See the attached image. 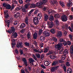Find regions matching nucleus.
Returning <instances> with one entry per match:
<instances>
[{
  "label": "nucleus",
  "instance_id": "nucleus-44",
  "mask_svg": "<svg viewBox=\"0 0 73 73\" xmlns=\"http://www.w3.org/2000/svg\"><path fill=\"white\" fill-rule=\"evenodd\" d=\"M40 40H45V37H44L43 36H40Z\"/></svg>",
  "mask_w": 73,
  "mask_h": 73
},
{
  "label": "nucleus",
  "instance_id": "nucleus-31",
  "mask_svg": "<svg viewBox=\"0 0 73 73\" xmlns=\"http://www.w3.org/2000/svg\"><path fill=\"white\" fill-rule=\"evenodd\" d=\"M30 7L31 8H35V7H36L35 4L34 3L31 4H30Z\"/></svg>",
  "mask_w": 73,
  "mask_h": 73
},
{
  "label": "nucleus",
  "instance_id": "nucleus-46",
  "mask_svg": "<svg viewBox=\"0 0 73 73\" xmlns=\"http://www.w3.org/2000/svg\"><path fill=\"white\" fill-rule=\"evenodd\" d=\"M67 45H69V46H70V45H71V42H70V41H67Z\"/></svg>",
  "mask_w": 73,
  "mask_h": 73
},
{
  "label": "nucleus",
  "instance_id": "nucleus-17",
  "mask_svg": "<svg viewBox=\"0 0 73 73\" xmlns=\"http://www.w3.org/2000/svg\"><path fill=\"white\" fill-rule=\"evenodd\" d=\"M48 19H49V15H44V20L45 21H47V20H48Z\"/></svg>",
  "mask_w": 73,
  "mask_h": 73
},
{
  "label": "nucleus",
  "instance_id": "nucleus-45",
  "mask_svg": "<svg viewBox=\"0 0 73 73\" xmlns=\"http://www.w3.org/2000/svg\"><path fill=\"white\" fill-rule=\"evenodd\" d=\"M53 54V52H52V51H49V52L46 54V55L47 56H48V55H50V54Z\"/></svg>",
  "mask_w": 73,
  "mask_h": 73
},
{
  "label": "nucleus",
  "instance_id": "nucleus-55",
  "mask_svg": "<svg viewBox=\"0 0 73 73\" xmlns=\"http://www.w3.org/2000/svg\"><path fill=\"white\" fill-rule=\"evenodd\" d=\"M63 69L64 70V72H66V66H64L63 67Z\"/></svg>",
  "mask_w": 73,
  "mask_h": 73
},
{
  "label": "nucleus",
  "instance_id": "nucleus-19",
  "mask_svg": "<svg viewBox=\"0 0 73 73\" xmlns=\"http://www.w3.org/2000/svg\"><path fill=\"white\" fill-rule=\"evenodd\" d=\"M72 2L71 1H69L67 3V5L68 7H71V6H72Z\"/></svg>",
  "mask_w": 73,
  "mask_h": 73
},
{
  "label": "nucleus",
  "instance_id": "nucleus-49",
  "mask_svg": "<svg viewBox=\"0 0 73 73\" xmlns=\"http://www.w3.org/2000/svg\"><path fill=\"white\" fill-rule=\"evenodd\" d=\"M63 44L64 45V46H66L68 45L67 44V41H64L63 43Z\"/></svg>",
  "mask_w": 73,
  "mask_h": 73
},
{
  "label": "nucleus",
  "instance_id": "nucleus-23",
  "mask_svg": "<svg viewBox=\"0 0 73 73\" xmlns=\"http://www.w3.org/2000/svg\"><path fill=\"white\" fill-rule=\"evenodd\" d=\"M49 57L51 59H54V58H56V56L53 55H51Z\"/></svg>",
  "mask_w": 73,
  "mask_h": 73
},
{
  "label": "nucleus",
  "instance_id": "nucleus-10",
  "mask_svg": "<svg viewBox=\"0 0 73 73\" xmlns=\"http://www.w3.org/2000/svg\"><path fill=\"white\" fill-rule=\"evenodd\" d=\"M70 52L71 53V57L73 56V45H72L71 46Z\"/></svg>",
  "mask_w": 73,
  "mask_h": 73
},
{
  "label": "nucleus",
  "instance_id": "nucleus-13",
  "mask_svg": "<svg viewBox=\"0 0 73 73\" xmlns=\"http://www.w3.org/2000/svg\"><path fill=\"white\" fill-rule=\"evenodd\" d=\"M20 13L19 12H17L16 14L14 15V16L15 18H18L19 17H20Z\"/></svg>",
  "mask_w": 73,
  "mask_h": 73
},
{
  "label": "nucleus",
  "instance_id": "nucleus-37",
  "mask_svg": "<svg viewBox=\"0 0 73 73\" xmlns=\"http://www.w3.org/2000/svg\"><path fill=\"white\" fill-rule=\"evenodd\" d=\"M35 55L36 57L38 58H40V54L39 53H38L37 54H36Z\"/></svg>",
  "mask_w": 73,
  "mask_h": 73
},
{
  "label": "nucleus",
  "instance_id": "nucleus-35",
  "mask_svg": "<svg viewBox=\"0 0 73 73\" xmlns=\"http://www.w3.org/2000/svg\"><path fill=\"white\" fill-rule=\"evenodd\" d=\"M59 41L60 42H62L65 41V40L63 38H60L59 39Z\"/></svg>",
  "mask_w": 73,
  "mask_h": 73
},
{
  "label": "nucleus",
  "instance_id": "nucleus-3",
  "mask_svg": "<svg viewBox=\"0 0 73 73\" xmlns=\"http://www.w3.org/2000/svg\"><path fill=\"white\" fill-rule=\"evenodd\" d=\"M36 5L38 7H40V8H42L44 3H43L42 2H39L36 3Z\"/></svg>",
  "mask_w": 73,
  "mask_h": 73
},
{
  "label": "nucleus",
  "instance_id": "nucleus-2",
  "mask_svg": "<svg viewBox=\"0 0 73 73\" xmlns=\"http://www.w3.org/2000/svg\"><path fill=\"white\" fill-rule=\"evenodd\" d=\"M11 30H9L8 31L6 29V31L7 32H8L9 34H13L15 33V27H11Z\"/></svg>",
  "mask_w": 73,
  "mask_h": 73
},
{
  "label": "nucleus",
  "instance_id": "nucleus-27",
  "mask_svg": "<svg viewBox=\"0 0 73 73\" xmlns=\"http://www.w3.org/2000/svg\"><path fill=\"white\" fill-rule=\"evenodd\" d=\"M34 61L35 60H34L32 58H31L29 60V62L30 64H33V62H34Z\"/></svg>",
  "mask_w": 73,
  "mask_h": 73
},
{
  "label": "nucleus",
  "instance_id": "nucleus-56",
  "mask_svg": "<svg viewBox=\"0 0 73 73\" xmlns=\"http://www.w3.org/2000/svg\"><path fill=\"white\" fill-rule=\"evenodd\" d=\"M19 3L20 4H23V1L22 0H19Z\"/></svg>",
  "mask_w": 73,
  "mask_h": 73
},
{
  "label": "nucleus",
  "instance_id": "nucleus-12",
  "mask_svg": "<svg viewBox=\"0 0 73 73\" xmlns=\"http://www.w3.org/2000/svg\"><path fill=\"white\" fill-rule=\"evenodd\" d=\"M22 60V61H23V62H24V64L26 66H28V64H27V61L25 58H23Z\"/></svg>",
  "mask_w": 73,
  "mask_h": 73
},
{
  "label": "nucleus",
  "instance_id": "nucleus-42",
  "mask_svg": "<svg viewBox=\"0 0 73 73\" xmlns=\"http://www.w3.org/2000/svg\"><path fill=\"white\" fill-rule=\"evenodd\" d=\"M51 33H52V34H54L55 33V31H54V29H52L50 30Z\"/></svg>",
  "mask_w": 73,
  "mask_h": 73
},
{
  "label": "nucleus",
  "instance_id": "nucleus-64",
  "mask_svg": "<svg viewBox=\"0 0 73 73\" xmlns=\"http://www.w3.org/2000/svg\"><path fill=\"white\" fill-rule=\"evenodd\" d=\"M34 51L35 52H37V53H38V49H34Z\"/></svg>",
  "mask_w": 73,
  "mask_h": 73
},
{
  "label": "nucleus",
  "instance_id": "nucleus-38",
  "mask_svg": "<svg viewBox=\"0 0 73 73\" xmlns=\"http://www.w3.org/2000/svg\"><path fill=\"white\" fill-rule=\"evenodd\" d=\"M56 23V25H57V26H58L59 25V22H58V20L56 19L55 21Z\"/></svg>",
  "mask_w": 73,
  "mask_h": 73
},
{
  "label": "nucleus",
  "instance_id": "nucleus-18",
  "mask_svg": "<svg viewBox=\"0 0 73 73\" xmlns=\"http://www.w3.org/2000/svg\"><path fill=\"white\" fill-rule=\"evenodd\" d=\"M33 37L34 39H35V40L37 39V33H35L33 35Z\"/></svg>",
  "mask_w": 73,
  "mask_h": 73
},
{
  "label": "nucleus",
  "instance_id": "nucleus-54",
  "mask_svg": "<svg viewBox=\"0 0 73 73\" xmlns=\"http://www.w3.org/2000/svg\"><path fill=\"white\" fill-rule=\"evenodd\" d=\"M25 32V29H22L21 31V33H24Z\"/></svg>",
  "mask_w": 73,
  "mask_h": 73
},
{
  "label": "nucleus",
  "instance_id": "nucleus-34",
  "mask_svg": "<svg viewBox=\"0 0 73 73\" xmlns=\"http://www.w3.org/2000/svg\"><path fill=\"white\" fill-rule=\"evenodd\" d=\"M30 3H27V4H26L25 5V8L26 9H27L28 8V6L30 5Z\"/></svg>",
  "mask_w": 73,
  "mask_h": 73
},
{
  "label": "nucleus",
  "instance_id": "nucleus-36",
  "mask_svg": "<svg viewBox=\"0 0 73 73\" xmlns=\"http://www.w3.org/2000/svg\"><path fill=\"white\" fill-rule=\"evenodd\" d=\"M49 49V47H48L47 48H45L44 49V53H46L47 52H48V49Z\"/></svg>",
  "mask_w": 73,
  "mask_h": 73
},
{
  "label": "nucleus",
  "instance_id": "nucleus-9",
  "mask_svg": "<svg viewBox=\"0 0 73 73\" xmlns=\"http://www.w3.org/2000/svg\"><path fill=\"white\" fill-rule=\"evenodd\" d=\"M49 31L48 30L45 31L43 33V34L45 35L46 37H48L50 36Z\"/></svg>",
  "mask_w": 73,
  "mask_h": 73
},
{
  "label": "nucleus",
  "instance_id": "nucleus-62",
  "mask_svg": "<svg viewBox=\"0 0 73 73\" xmlns=\"http://www.w3.org/2000/svg\"><path fill=\"white\" fill-rule=\"evenodd\" d=\"M15 8V6H14V5H12V6H11V10L12 11L13 10V9H14Z\"/></svg>",
  "mask_w": 73,
  "mask_h": 73
},
{
  "label": "nucleus",
  "instance_id": "nucleus-20",
  "mask_svg": "<svg viewBox=\"0 0 73 73\" xmlns=\"http://www.w3.org/2000/svg\"><path fill=\"white\" fill-rule=\"evenodd\" d=\"M58 64V61H54L52 64V66H54V65H56Z\"/></svg>",
  "mask_w": 73,
  "mask_h": 73
},
{
  "label": "nucleus",
  "instance_id": "nucleus-30",
  "mask_svg": "<svg viewBox=\"0 0 73 73\" xmlns=\"http://www.w3.org/2000/svg\"><path fill=\"white\" fill-rule=\"evenodd\" d=\"M33 12V9H32L31 10V11L29 12L28 14V16L29 17H30L31 16V13H32V12Z\"/></svg>",
  "mask_w": 73,
  "mask_h": 73
},
{
  "label": "nucleus",
  "instance_id": "nucleus-6",
  "mask_svg": "<svg viewBox=\"0 0 73 73\" xmlns=\"http://www.w3.org/2000/svg\"><path fill=\"white\" fill-rule=\"evenodd\" d=\"M8 12V10H5L4 11V15L6 19H8L9 17V14H8V13H7Z\"/></svg>",
  "mask_w": 73,
  "mask_h": 73
},
{
  "label": "nucleus",
  "instance_id": "nucleus-41",
  "mask_svg": "<svg viewBox=\"0 0 73 73\" xmlns=\"http://www.w3.org/2000/svg\"><path fill=\"white\" fill-rule=\"evenodd\" d=\"M21 7H17L15 8V10L16 11H20V10H21Z\"/></svg>",
  "mask_w": 73,
  "mask_h": 73
},
{
  "label": "nucleus",
  "instance_id": "nucleus-47",
  "mask_svg": "<svg viewBox=\"0 0 73 73\" xmlns=\"http://www.w3.org/2000/svg\"><path fill=\"white\" fill-rule=\"evenodd\" d=\"M52 3L53 4H57V2L56 1V0H53V1H52Z\"/></svg>",
  "mask_w": 73,
  "mask_h": 73
},
{
  "label": "nucleus",
  "instance_id": "nucleus-28",
  "mask_svg": "<svg viewBox=\"0 0 73 73\" xmlns=\"http://www.w3.org/2000/svg\"><path fill=\"white\" fill-rule=\"evenodd\" d=\"M6 9H10L11 8V5H10L7 4L6 6Z\"/></svg>",
  "mask_w": 73,
  "mask_h": 73
},
{
  "label": "nucleus",
  "instance_id": "nucleus-8",
  "mask_svg": "<svg viewBox=\"0 0 73 73\" xmlns=\"http://www.w3.org/2000/svg\"><path fill=\"white\" fill-rule=\"evenodd\" d=\"M29 21V18L28 17H26L25 19V22L27 24V25H29V23H28Z\"/></svg>",
  "mask_w": 73,
  "mask_h": 73
},
{
  "label": "nucleus",
  "instance_id": "nucleus-24",
  "mask_svg": "<svg viewBox=\"0 0 73 73\" xmlns=\"http://www.w3.org/2000/svg\"><path fill=\"white\" fill-rule=\"evenodd\" d=\"M59 3L61 6L62 7H65V3H64L63 2H62V1H60Z\"/></svg>",
  "mask_w": 73,
  "mask_h": 73
},
{
  "label": "nucleus",
  "instance_id": "nucleus-33",
  "mask_svg": "<svg viewBox=\"0 0 73 73\" xmlns=\"http://www.w3.org/2000/svg\"><path fill=\"white\" fill-rule=\"evenodd\" d=\"M21 9H22V11L23 12H26V9L24 7H21Z\"/></svg>",
  "mask_w": 73,
  "mask_h": 73
},
{
  "label": "nucleus",
  "instance_id": "nucleus-11",
  "mask_svg": "<svg viewBox=\"0 0 73 73\" xmlns=\"http://www.w3.org/2000/svg\"><path fill=\"white\" fill-rule=\"evenodd\" d=\"M59 67V66H56L52 68H51V71L52 72H54L55 70H56Z\"/></svg>",
  "mask_w": 73,
  "mask_h": 73
},
{
  "label": "nucleus",
  "instance_id": "nucleus-14",
  "mask_svg": "<svg viewBox=\"0 0 73 73\" xmlns=\"http://www.w3.org/2000/svg\"><path fill=\"white\" fill-rule=\"evenodd\" d=\"M62 36V33L60 31H58L57 33V36L58 37H61Z\"/></svg>",
  "mask_w": 73,
  "mask_h": 73
},
{
  "label": "nucleus",
  "instance_id": "nucleus-48",
  "mask_svg": "<svg viewBox=\"0 0 73 73\" xmlns=\"http://www.w3.org/2000/svg\"><path fill=\"white\" fill-rule=\"evenodd\" d=\"M42 32V30L40 29L39 31V35H41Z\"/></svg>",
  "mask_w": 73,
  "mask_h": 73
},
{
  "label": "nucleus",
  "instance_id": "nucleus-16",
  "mask_svg": "<svg viewBox=\"0 0 73 73\" xmlns=\"http://www.w3.org/2000/svg\"><path fill=\"white\" fill-rule=\"evenodd\" d=\"M25 27V24L24 23H21L20 26V28H21V29H23V28H24V27Z\"/></svg>",
  "mask_w": 73,
  "mask_h": 73
},
{
  "label": "nucleus",
  "instance_id": "nucleus-61",
  "mask_svg": "<svg viewBox=\"0 0 73 73\" xmlns=\"http://www.w3.org/2000/svg\"><path fill=\"white\" fill-rule=\"evenodd\" d=\"M65 27L66 29H69V27H68V25L67 24L65 25Z\"/></svg>",
  "mask_w": 73,
  "mask_h": 73
},
{
  "label": "nucleus",
  "instance_id": "nucleus-43",
  "mask_svg": "<svg viewBox=\"0 0 73 73\" xmlns=\"http://www.w3.org/2000/svg\"><path fill=\"white\" fill-rule=\"evenodd\" d=\"M25 44L26 46H29L30 45V44L27 42L25 43Z\"/></svg>",
  "mask_w": 73,
  "mask_h": 73
},
{
  "label": "nucleus",
  "instance_id": "nucleus-53",
  "mask_svg": "<svg viewBox=\"0 0 73 73\" xmlns=\"http://www.w3.org/2000/svg\"><path fill=\"white\" fill-rule=\"evenodd\" d=\"M7 5V4L6 3H3V7H5V8H6Z\"/></svg>",
  "mask_w": 73,
  "mask_h": 73
},
{
  "label": "nucleus",
  "instance_id": "nucleus-7",
  "mask_svg": "<svg viewBox=\"0 0 73 73\" xmlns=\"http://www.w3.org/2000/svg\"><path fill=\"white\" fill-rule=\"evenodd\" d=\"M62 20L63 22H66L68 20V17L66 15H63L62 17Z\"/></svg>",
  "mask_w": 73,
  "mask_h": 73
},
{
  "label": "nucleus",
  "instance_id": "nucleus-57",
  "mask_svg": "<svg viewBox=\"0 0 73 73\" xmlns=\"http://www.w3.org/2000/svg\"><path fill=\"white\" fill-rule=\"evenodd\" d=\"M41 66L42 68H43V69H46V67L42 64L41 65Z\"/></svg>",
  "mask_w": 73,
  "mask_h": 73
},
{
  "label": "nucleus",
  "instance_id": "nucleus-22",
  "mask_svg": "<svg viewBox=\"0 0 73 73\" xmlns=\"http://www.w3.org/2000/svg\"><path fill=\"white\" fill-rule=\"evenodd\" d=\"M17 36V33H15L14 34L12 35L11 37L13 38H16Z\"/></svg>",
  "mask_w": 73,
  "mask_h": 73
},
{
  "label": "nucleus",
  "instance_id": "nucleus-40",
  "mask_svg": "<svg viewBox=\"0 0 73 73\" xmlns=\"http://www.w3.org/2000/svg\"><path fill=\"white\" fill-rule=\"evenodd\" d=\"M43 52V49H38V53H41Z\"/></svg>",
  "mask_w": 73,
  "mask_h": 73
},
{
  "label": "nucleus",
  "instance_id": "nucleus-50",
  "mask_svg": "<svg viewBox=\"0 0 73 73\" xmlns=\"http://www.w3.org/2000/svg\"><path fill=\"white\" fill-rule=\"evenodd\" d=\"M30 36V34H29V33H28L27 35V37L29 39L31 38V36Z\"/></svg>",
  "mask_w": 73,
  "mask_h": 73
},
{
  "label": "nucleus",
  "instance_id": "nucleus-15",
  "mask_svg": "<svg viewBox=\"0 0 73 73\" xmlns=\"http://www.w3.org/2000/svg\"><path fill=\"white\" fill-rule=\"evenodd\" d=\"M69 52H68V51L66 49H65L64 51H63V54L64 56H65Z\"/></svg>",
  "mask_w": 73,
  "mask_h": 73
},
{
  "label": "nucleus",
  "instance_id": "nucleus-58",
  "mask_svg": "<svg viewBox=\"0 0 73 73\" xmlns=\"http://www.w3.org/2000/svg\"><path fill=\"white\" fill-rule=\"evenodd\" d=\"M12 48H14L15 46V43H12Z\"/></svg>",
  "mask_w": 73,
  "mask_h": 73
},
{
  "label": "nucleus",
  "instance_id": "nucleus-21",
  "mask_svg": "<svg viewBox=\"0 0 73 73\" xmlns=\"http://www.w3.org/2000/svg\"><path fill=\"white\" fill-rule=\"evenodd\" d=\"M5 21L6 23V25H7V27H9V24H10V21L9 20L7 21Z\"/></svg>",
  "mask_w": 73,
  "mask_h": 73
},
{
  "label": "nucleus",
  "instance_id": "nucleus-52",
  "mask_svg": "<svg viewBox=\"0 0 73 73\" xmlns=\"http://www.w3.org/2000/svg\"><path fill=\"white\" fill-rule=\"evenodd\" d=\"M68 36H69V38H70V40L71 41V40H72V37H73L72 35L71 34L69 35H68Z\"/></svg>",
  "mask_w": 73,
  "mask_h": 73
},
{
  "label": "nucleus",
  "instance_id": "nucleus-60",
  "mask_svg": "<svg viewBox=\"0 0 73 73\" xmlns=\"http://www.w3.org/2000/svg\"><path fill=\"white\" fill-rule=\"evenodd\" d=\"M43 58H44V55L43 54H42L40 56V58L42 59Z\"/></svg>",
  "mask_w": 73,
  "mask_h": 73
},
{
  "label": "nucleus",
  "instance_id": "nucleus-26",
  "mask_svg": "<svg viewBox=\"0 0 73 73\" xmlns=\"http://www.w3.org/2000/svg\"><path fill=\"white\" fill-rule=\"evenodd\" d=\"M54 20V17H53V16L52 15L50 16V17L49 18V20L50 21H52Z\"/></svg>",
  "mask_w": 73,
  "mask_h": 73
},
{
  "label": "nucleus",
  "instance_id": "nucleus-25",
  "mask_svg": "<svg viewBox=\"0 0 73 73\" xmlns=\"http://www.w3.org/2000/svg\"><path fill=\"white\" fill-rule=\"evenodd\" d=\"M67 73H72V69L70 68H68L67 70Z\"/></svg>",
  "mask_w": 73,
  "mask_h": 73
},
{
  "label": "nucleus",
  "instance_id": "nucleus-39",
  "mask_svg": "<svg viewBox=\"0 0 73 73\" xmlns=\"http://www.w3.org/2000/svg\"><path fill=\"white\" fill-rule=\"evenodd\" d=\"M54 17L55 18H59V14H56L54 15Z\"/></svg>",
  "mask_w": 73,
  "mask_h": 73
},
{
  "label": "nucleus",
  "instance_id": "nucleus-32",
  "mask_svg": "<svg viewBox=\"0 0 73 73\" xmlns=\"http://www.w3.org/2000/svg\"><path fill=\"white\" fill-rule=\"evenodd\" d=\"M60 50L59 53H61V54H62V53H63L64 52H63V51L64 50V48H62L60 49Z\"/></svg>",
  "mask_w": 73,
  "mask_h": 73
},
{
  "label": "nucleus",
  "instance_id": "nucleus-51",
  "mask_svg": "<svg viewBox=\"0 0 73 73\" xmlns=\"http://www.w3.org/2000/svg\"><path fill=\"white\" fill-rule=\"evenodd\" d=\"M70 62H67L66 63V66H70Z\"/></svg>",
  "mask_w": 73,
  "mask_h": 73
},
{
  "label": "nucleus",
  "instance_id": "nucleus-5",
  "mask_svg": "<svg viewBox=\"0 0 73 73\" xmlns=\"http://www.w3.org/2000/svg\"><path fill=\"white\" fill-rule=\"evenodd\" d=\"M62 46V44L61 43H59L55 46L56 48H57L58 50H60Z\"/></svg>",
  "mask_w": 73,
  "mask_h": 73
},
{
  "label": "nucleus",
  "instance_id": "nucleus-4",
  "mask_svg": "<svg viewBox=\"0 0 73 73\" xmlns=\"http://www.w3.org/2000/svg\"><path fill=\"white\" fill-rule=\"evenodd\" d=\"M48 25L50 28H51L54 27V23L51 21L48 23Z\"/></svg>",
  "mask_w": 73,
  "mask_h": 73
},
{
  "label": "nucleus",
  "instance_id": "nucleus-63",
  "mask_svg": "<svg viewBox=\"0 0 73 73\" xmlns=\"http://www.w3.org/2000/svg\"><path fill=\"white\" fill-rule=\"evenodd\" d=\"M31 0H26L25 2L26 3H29L30 2V1Z\"/></svg>",
  "mask_w": 73,
  "mask_h": 73
},
{
  "label": "nucleus",
  "instance_id": "nucleus-59",
  "mask_svg": "<svg viewBox=\"0 0 73 73\" xmlns=\"http://www.w3.org/2000/svg\"><path fill=\"white\" fill-rule=\"evenodd\" d=\"M47 2V0H43V1L42 2L43 4H44V5Z\"/></svg>",
  "mask_w": 73,
  "mask_h": 73
},
{
  "label": "nucleus",
  "instance_id": "nucleus-1",
  "mask_svg": "<svg viewBox=\"0 0 73 73\" xmlns=\"http://www.w3.org/2000/svg\"><path fill=\"white\" fill-rule=\"evenodd\" d=\"M38 16H39V19H38V18H37L36 17H33V19L34 23V24H35V25H36L38 24V19H39V20H40V19H41V14H38Z\"/></svg>",
  "mask_w": 73,
  "mask_h": 73
},
{
  "label": "nucleus",
  "instance_id": "nucleus-29",
  "mask_svg": "<svg viewBox=\"0 0 73 73\" xmlns=\"http://www.w3.org/2000/svg\"><path fill=\"white\" fill-rule=\"evenodd\" d=\"M52 39L54 42H56L57 41V38L56 37H53L52 38Z\"/></svg>",
  "mask_w": 73,
  "mask_h": 73
}]
</instances>
